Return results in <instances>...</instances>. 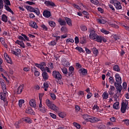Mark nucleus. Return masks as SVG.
I'll list each match as a JSON object with an SVG mask.
<instances>
[{
	"instance_id": "f257e3e1",
	"label": "nucleus",
	"mask_w": 129,
	"mask_h": 129,
	"mask_svg": "<svg viewBox=\"0 0 129 129\" xmlns=\"http://www.w3.org/2000/svg\"><path fill=\"white\" fill-rule=\"evenodd\" d=\"M116 82L114 83V86L116 88L117 92L120 93L122 90V86H121V78L119 76V74H116L115 75Z\"/></svg>"
},
{
	"instance_id": "f03ea898",
	"label": "nucleus",
	"mask_w": 129,
	"mask_h": 129,
	"mask_svg": "<svg viewBox=\"0 0 129 129\" xmlns=\"http://www.w3.org/2000/svg\"><path fill=\"white\" fill-rule=\"evenodd\" d=\"M45 102L47 106L49 109H51V110H53V111H55V112H58V111H59V107L53 104L50 99H47Z\"/></svg>"
},
{
	"instance_id": "7ed1b4c3",
	"label": "nucleus",
	"mask_w": 129,
	"mask_h": 129,
	"mask_svg": "<svg viewBox=\"0 0 129 129\" xmlns=\"http://www.w3.org/2000/svg\"><path fill=\"white\" fill-rule=\"evenodd\" d=\"M89 32L90 33L89 38L91 40H93L94 41V39L96 38L97 34L96 33V31H95V29H90L89 30Z\"/></svg>"
},
{
	"instance_id": "20e7f679",
	"label": "nucleus",
	"mask_w": 129,
	"mask_h": 129,
	"mask_svg": "<svg viewBox=\"0 0 129 129\" xmlns=\"http://www.w3.org/2000/svg\"><path fill=\"white\" fill-rule=\"evenodd\" d=\"M52 77L57 80H61L62 79V75L57 71H53L52 72Z\"/></svg>"
},
{
	"instance_id": "39448f33",
	"label": "nucleus",
	"mask_w": 129,
	"mask_h": 129,
	"mask_svg": "<svg viewBox=\"0 0 129 129\" xmlns=\"http://www.w3.org/2000/svg\"><path fill=\"white\" fill-rule=\"evenodd\" d=\"M94 41H96V42H97L98 43H102V41L104 43H106L107 40L105 37L97 35V36H96V38L94 39Z\"/></svg>"
},
{
	"instance_id": "423d86ee",
	"label": "nucleus",
	"mask_w": 129,
	"mask_h": 129,
	"mask_svg": "<svg viewBox=\"0 0 129 129\" xmlns=\"http://www.w3.org/2000/svg\"><path fill=\"white\" fill-rule=\"evenodd\" d=\"M114 101H115V103L113 104V108L114 109H119V98L118 97H117L116 98H114Z\"/></svg>"
},
{
	"instance_id": "0eeeda50",
	"label": "nucleus",
	"mask_w": 129,
	"mask_h": 129,
	"mask_svg": "<svg viewBox=\"0 0 129 129\" xmlns=\"http://www.w3.org/2000/svg\"><path fill=\"white\" fill-rule=\"evenodd\" d=\"M111 121L108 122L106 124L107 129H113V117L110 118Z\"/></svg>"
},
{
	"instance_id": "6e6552de",
	"label": "nucleus",
	"mask_w": 129,
	"mask_h": 129,
	"mask_svg": "<svg viewBox=\"0 0 129 129\" xmlns=\"http://www.w3.org/2000/svg\"><path fill=\"white\" fill-rule=\"evenodd\" d=\"M44 5H46L47 7H51V8H56L57 7V5L54 2L50 1H46L44 2Z\"/></svg>"
},
{
	"instance_id": "1a4fd4ad",
	"label": "nucleus",
	"mask_w": 129,
	"mask_h": 129,
	"mask_svg": "<svg viewBox=\"0 0 129 129\" xmlns=\"http://www.w3.org/2000/svg\"><path fill=\"white\" fill-rule=\"evenodd\" d=\"M113 4L116 10H121V9H122L121 5L119 2L116 0H114Z\"/></svg>"
},
{
	"instance_id": "9d476101",
	"label": "nucleus",
	"mask_w": 129,
	"mask_h": 129,
	"mask_svg": "<svg viewBox=\"0 0 129 129\" xmlns=\"http://www.w3.org/2000/svg\"><path fill=\"white\" fill-rule=\"evenodd\" d=\"M120 110L122 113H125L126 111V102H122Z\"/></svg>"
},
{
	"instance_id": "9b49d317",
	"label": "nucleus",
	"mask_w": 129,
	"mask_h": 129,
	"mask_svg": "<svg viewBox=\"0 0 129 129\" xmlns=\"http://www.w3.org/2000/svg\"><path fill=\"white\" fill-rule=\"evenodd\" d=\"M7 96H8V92L7 91L0 93V99L2 100L7 99Z\"/></svg>"
},
{
	"instance_id": "f8f14e48",
	"label": "nucleus",
	"mask_w": 129,
	"mask_h": 129,
	"mask_svg": "<svg viewBox=\"0 0 129 129\" xmlns=\"http://www.w3.org/2000/svg\"><path fill=\"white\" fill-rule=\"evenodd\" d=\"M42 77L44 81H46V80L49 79V75L45 70L42 72Z\"/></svg>"
},
{
	"instance_id": "ddd939ff",
	"label": "nucleus",
	"mask_w": 129,
	"mask_h": 129,
	"mask_svg": "<svg viewBox=\"0 0 129 129\" xmlns=\"http://www.w3.org/2000/svg\"><path fill=\"white\" fill-rule=\"evenodd\" d=\"M43 16L44 18L48 19L51 17V12L48 10H44L43 13Z\"/></svg>"
},
{
	"instance_id": "4468645a",
	"label": "nucleus",
	"mask_w": 129,
	"mask_h": 129,
	"mask_svg": "<svg viewBox=\"0 0 129 129\" xmlns=\"http://www.w3.org/2000/svg\"><path fill=\"white\" fill-rule=\"evenodd\" d=\"M23 90H24V85H21L16 90L17 94H21L23 92Z\"/></svg>"
},
{
	"instance_id": "2eb2a0df",
	"label": "nucleus",
	"mask_w": 129,
	"mask_h": 129,
	"mask_svg": "<svg viewBox=\"0 0 129 129\" xmlns=\"http://www.w3.org/2000/svg\"><path fill=\"white\" fill-rule=\"evenodd\" d=\"M29 105L33 108H36L37 105L36 104V100L35 99H32L29 101Z\"/></svg>"
},
{
	"instance_id": "dca6fc26",
	"label": "nucleus",
	"mask_w": 129,
	"mask_h": 129,
	"mask_svg": "<svg viewBox=\"0 0 129 129\" xmlns=\"http://www.w3.org/2000/svg\"><path fill=\"white\" fill-rule=\"evenodd\" d=\"M4 57L7 63H9V64H11V63H12V58H11V57H9V55H8V53H5Z\"/></svg>"
},
{
	"instance_id": "f3484780",
	"label": "nucleus",
	"mask_w": 129,
	"mask_h": 129,
	"mask_svg": "<svg viewBox=\"0 0 129 129\" xmlns=\"http://www.w3.org/2000/svg\"><path fill=\"white\" fill-rule=\"evenodd\" d=\"M64 20L66 21V23H67L68 26L72 27V20H71V19L68 17H64Z\"/></svg>"
},
{
	"instance_id": "a211bd4d",
	"label": "nucleus",
	"mask_w": 129,
	"mask_h": 129,
	"mask_svg": "<svg viewBox=\"0 0 129 129\" xmlns=\"http://www.w3.org/2000/svg\"><path fill=\"white\" fill-rule=\"evenodd\" d=\"M29 26L31 27V28H33V29H38V25H37V23L35 22H30L29 23Z\"/></svg>"
},
{
	"instance_id": "6ab92c4d",
	"label": "nucleus",
	"mask_w": 129,
	"mask_h": 129,
	"mask_svg": "<svg viewBox=\"0 0 129 129\" xmlns=\"http://www.w3.org/2000/svg\"><path fill=\"white\" fill-rule=\"evenodd\" d=\"M79 72H81L82 74L84 76H85L87 74L88 71H87V69H85L83 68H81L79 70Z\"/></svg>"
},
{
	"instance_id": "aec40b11",
	"label": "nucleus",
	"mask_w": 129,
	"mask_h": 129,
	"mask_svg": "<svg viewBox=\"0 0 129 129\" xmlns=\"http://www.w3.org/2000/svg\"><path fill=\"white\" fill-rule=\"evenodd\" d=\"M12 53L13 55H15V56H19L20 54H21V49H17L15 50H12Z\"/></svg>"
},
{
	"instance_id": "412c9836",
	"label": "nucleus",
	"mask_w": 129,
	"mask_h": 129,
	"mask_svg": "<svg viewBox=\"0 0 129 129\" xmlns=\"http://www.w3.org/2000/svg\"><path fill=\"white\" fill-rule=\"evenodd\" d=\"M16 44H18V45H20V46L22 47V48H25V43H24V41H20L19 40H17L15 42Z\"/></svg>"
},
{
	"instance_id": "4be33fe9",
	"label": "nucleus",
	"mask_w": 129,
	"mask_h": 129,
	"mask_svg": "<svg viewBox=\"0 0 129 129\" xmlns=\"http://www.w3.org/2000/svg\"><path fill=\"white\" fill-rule=\"evenodd\" d=\"M58 22L60 26H66L67 25L66 21H65L64 20H63L61 18H59L58 20Z\"/></svg>"
},
{
	"instance_id": "5701e85b",
	"label": "nucleus",
	"mask_w": 129,
	"mask_h": 129,
	"mask_svg": "<svg viewBox=\"0 0 129 129\" xmlns=\"http://www.w3.org/2000/svg\"><path fill=\"white\" fill-rule=\"evenodd\" d=\"M3 9H4V1L0 0V16L3 14Z\"/></svg>"
},
{
	"instance_id": "b1692460",
	"label": "nucleus",
	"mask_w": 129,
	"mask_h": 129,
	"mask_svg": "<svg viewBox=\"0 0 129 129\" xmlns=\"http://www.w3.org/2000/svg\"><path fill=\"white\" fill-rule=\"evenodd\" d=\"M108 93L111 96L113 95V86H110L109 90L108 91Z\"/></svg>"
},
{
	"instance_id": "393cba45",
	"label": "nucleus",
	"mask_w": 129,
	"mask_h": 129,
	"mask_svg": "<svg viewBox=\"0 0 129 129\" xmlns=\"http://www.w3.org/2000/svg\"><path fill=\"white\" fill-rule=\"evenodd\" d=\"M35 66H36V67H37V68L40 69V70H41L42 72L44 71L45 70V68L41 66L40 63H35Z\"/></svg>"
},
{
	"instance_id": "a878e982",
	"label": "nucleus",
	"mask_w": 129,
	"mask_h": 129,
	"mask_svg": "<svg viewBox=\"0 0 129 129\" xmlns=\"http://www.w3.org/2000/svg\"><path fill=\"white\" fill-rule=\"evenodd\" d=\"M2 20L3 22H4V23H7V22H8V16L5 14H3L2 17Z\"/></svg>"
},
{
	"instance_id": "bb28decb",
	"label": "nucleus",
	"mask_w": 129,
	"mask_h": 129,
	"mask_svg": "<svg viewBox=\"0 0 129 129\" xmlns=\"http://www.w3.org/2000/svg\"><path fill=\"white\" fill-rule=\"evenodd\" d=\"M43 86L44 87V91H47L48 90V88L49 87V82L44 83Z\"/></svg>"
},
{
	"instance_id": "cd10ccee",
	"label": "nucleus",
	"mask_w": 129,
	"mask_h": 129,
	"mask_svg": "<svg viewBox=\"0 0 129 129\" xmlns=\"http://www.w3.org/2000/svg\"><path fill=\"white\" fill-rule=\"evenodd\" d=\"M26 112L29 114H32V113H34V110H33V109H31V108H28L26 109Z\"/></svg>"
},
{
	"instance_id": "c85d7f7f",
	"label": "nucleus",
	"mask_w": 129,
	"mask_h": 129,
	"mask_svg": "<svg viewBox=\"0 0 129 129\" xmlns=\"http://www.w3.org/2000/svg\"><path fill=\"white\" fill-rule=\"evenodd\" d=\"M25 8L26 9V10H27V11H29V12H31V13H33L34 9V8L30 6H26L25 7Z\"/></svg>"
},
{
	"instance_id": "c756f323",
	"label": "nucleus",
	"mask_w": 129,
	"mask_h": 129,
	"mask_svg": "<svg viewBox=\"0 0 129 129\" xmlns=\"http://www.w3.org/2000/svg\"><path fill=\"white\" fill-rule=\"evenodd\" d=\"M39 110L41 111V112H42V113H46L47 112V109L44 106H43V107H41V108H39Z\"/></svg>"
},
{
	"instance_id": "7c9ffc66",
	"label": "nucleus",
	"mask_w": 129,
	"mask_h": 129,
	"mask_svg": "<svg viewBox=\"0 0 129 129\" xmlns=\"http://www.w3.org/2000/svg\"><path fill=\"white\" fill-rule=\"evenodd\" d=\"M48 24L52 28H55V27H56V23L54 21H50Z\"/></svg>"
},
{
	"instance_id": "2f4dec72",
	"label": "nucleus",
	"mask_w": 129,
	"mask_h": 129,
	"mask_svg": "<svg viewBox=\"0 0 129 129\" xmlns=\"http://www.w3.org/2000/svg\"><path fill=\"white\" fill-rule=\"evenodd\" d=\"M32 13H35L37 16H40V10L38 8H34Z\"/></svg>"
},
{
	"instance_id": "473e14b6",
	"label": "nucleus",
	"mask_w": 129,
	"mask_h": 129,
	"mask_svg": "<svg viewBox=\"0 0 129 129\" xmlns=\"http://www.w3.org/2000/svg\"><path fill=\"white\" fill-rule=\"evenodd\" d=\"M113 70L114 71H116V72H119V71H120V69L119 68V66H118V65L114 66Z\"/></svg>"
},
{
	"instance_id": "72a5a7b5",
	"label": "nucleus",
	"mask_w": 129,
	"mask_h": 129,
	"mask_svg": "<svg viewBox=\"0 0 129 129\" xmlns=\"http://www.w3.org/2000/svg\"><path fill=\"white\" fill-rule=\"evenodd\" d=\"M21 36H23V38L24 39V42H26V41H27L28 42H30V38L26 35V34H21Z\"/></svg>"
},
{
	"instance_id": "f704fd0d",
	"label": "nucleus",
	"mask_w": 129,
	"mask_h": 129,
	"mask_svg": "<svg viewBox=\"0 0 129 129\" xmlns=\"http://www.w3.org/2000/svg\"><path fill=\"white\" fill-rule=\"evenodd\" d=\"M58 116L61 117V118H64L66 116V113L64 112H60L58 113Z\"/></svg>"
},
{
	"instance_id": "c9c22d12",
	"label": "nucleus",
	"mask_w": 129,
	"mask_h": 129,
	"mask_svg": "<svg viewBox=\"0 0 129 129\" xmlns=\"http://www.w3.org/2000/svg\"><path fill=\"white\" fill-rule=\"evenodd\" d=\"M100 31L101 33H103V34H104L105 35H108V34H109V31L105 30L104 28L101 29Z\"/></svg>"
},
{
	"instance_id": "e433bc0d",
	"label": "nucleus",
	"mask_w": 129,
	"mask_h": 129,
	"mask_svg": "<svg viewBox=\"0 0 129 129\" xmlns=\"http://www.w3.org/2000/svg\"><path fill=\"white\" fill-rule=\"evenodd\" d=\"M61 70L64 75H67V74H68V70L66 68H62L61 69Z\"/></svg>"
},
{
	"instance_id": "4c0bfd02",
	"label": "nucleus",
	"mask_w": 129,
	"mask_h": 129,
	"mask_svg": "<svg viewBox=\"0 0 129 129\" xmlns=\"http://www.w3.org/2000/svg\"><path fill=\"white\" fill-rule=\"evenodd\" d=\"M89 117H90V115L87 114H85L83 115V118H84V119H85L86 121H88Z\"/></svg>"
},
{
	"instance_id": "58836bf2",
	"label": "nucleus",
	"mask_w": 129,
	"mask_h": 129,
	"mask_svg": "<svg viewBox=\"0 0 129 129\" xmlns=\"http://www.w3.org/2000/svg\"><path fill=\"white\" fill-rule=\"evenodd\" d=\"M92 4L95 5V6H97L99 4V1L98 0H90Z\"/></svg>"
},
{
	"instance_id": "ea45409f",
	"label": "nucleus",
	"mask_w": 129,
	"mask_h": 129,
	"mask_svg": "<svg viewBox=\"0 0 129 129\" xmlns=\"http://www.w3.org/2000/svg\"><path fill=\"white\" fill-rule=\"evenodd\" d=\"M60 32H61V33H67V27L64 26L61 27L60 29Z\"/></svg>"
},
{
	"instance_id": "a19ab883",
	"label": "nucleus",
	"mask_w": 129,
	"mask_h": 129,
	"mask_svg": "<svg viewBox=\"0 0 129 129\" xmlns=\"http://www.w3.org/2000/svg\"><path fill=\"white\" fill-rule=\"evenodd\" d=\"M76 50H78V51H79V52H80V53H81L82 52V53H85V51H84L83 50V48H82V47H77L75 48Z\"/></svg>"
},
{
	"instance_id": "79ce46f5",
	"label": "nucleus",
	"mask_w": 129,
	"mask_h": 129,
	"mask_svg": "<svg viewBox=\"0 0 129 129\" xmlns=\"http://www.w3.org/2000/svg\"><path fill=\"white\" fill-rule=\"evenodd\" d=\"M102 97L104 99L108 98V94L107 92H104L102 94Z\"/></svg>"
},
{
	"instance_id": "37998d69",
	"label": "nucleus",
	"mask_w": 129,
	"mask_h": 129,
	"mask_svg": "<svg viewBox=\"0 0 129 129\" xmlns=\"http://www.w3.org/2000/svg\"><path fill=\"white\" fill-rule=\"evenodd\" d=\"M24 121H26V122H28V123H32V120L29 117H26L24 119Z\"/></svg>"
},
{
	"instance_id": "c03bdc74",
	"label": "nucleus",
	"mask_w": 129,
	"mask_h": 129,
	"mask_svg": "<svg viewBox=\"0 0 129 129\" xmlns=\"http://www.w3.org/2000/svg\"><path fill=\"white\" fill-rule=\"evenodd\" d=\"M20 123H21V121H18L14 123V125L16 128H20Z\"/></svg>"
},
{
	"instance_id": "a18cd8bd",
	"label": "nucleus",
	"mask_w": 129,
	"mask_h": 129,
	"mask_svg": "<svg viewBox=\"0 0 129 129\" xmlns=\"http://www.w3.org/2000/svg\"><path fill=\"white\" fill-rule=\"evenodd\" d=\"M93 52L95 56L98 55V49H97L96 48L93 49Z\"/></svg>"
},
{
	"instance_id": "49530a36",
	"label": "nucleus",
	"mask_w": 129,
	"mask_h": 129,
	"mask_svg": "<svg viewBox=\"0 0 129 129\" xmlns=\"http://www.w3.org/2000/svg\"><path fill=\"white\" fill-rule=\"evenodd\" d=\"M81 29L82 30V31L85 32V31H87V27H86V26L82 25L81 26Z\"/></svg>"
},
{
	"instance_id": "de8ad7c7",
	"label": "nucleus",
	"mask_w": 129,
	"mask_h": 129,
	"mask_svg": "<svg viewBox=\"0 0 129 129\" xmlns=\"http://www.w3.org/2000/svg\"><path fill=\"white\" fill-rule=\"evenodd\" d=\"M25 103V100H20L19 101V105L20 107H22L23 106V104Z\"/></svg>"
},
{
	"instance_id": "09e8293b",
	"label": "nucleus",
	"mask_w": 129,
	"mask_h": 129,
	"mask_svg": "<svg viewBox=\"0 0 129 129\" xmlns=\"http://www.w3.org/2000/svg\"><path fill=\"white\" fill-rule=\"evenodd\" d=\"M92 117L93 123L97 122L98 121H100V119L94 116H92Z\"/></svg>"
},
{
	"instance_id": "8fccbe9b",
	"label": "nucleus",
	"mask_w": 129,
	"mask_h": 129,
	"mask_svg": "<svg viewBox=\"0 0 129 129\" xmlns=\"http://www.w3.org/2000/svg\"><path fill=\"white\" fill-rule=\"evenodd\" d=\"M41 28L44 30V31H48V27L46 26V25L44 24H41L40 25Z\"/></svg>"
},
{
	"instance_id": "3c124183",
	"label": "nucleus",
	"mask_w": 129,
	"mask_h": 129,
	"mask_svg": "<svg viewBox=\"0 0 129 129\" xmlns=\"http://www.w3.org/2000/svg\"><path fill=\"white\" fill-rule=\"evenodd\" d=\"M72 6L73 7V8H75V9H77V10H81V8L79 7V6L76 5V4H72Z\"/></svg>"
},
{
	"instance_id": "603ef678",
	"label": "nucleus",
	"mask_w": 129,
	"mask_h": 129,
	"mask_svg": "<svg viewBox=\"0 0 129 129\" xmlns=\"http://www.w3.org/2000/svg\"><path fill=\"white\" fill-rule=\"evenodd\" d=\"M70 43H74V40L72 38H68L67 39L66 43L67 44H69Z\"/></svg>"
},
{
	"instance_id": "864d4df0",
	"label": "nucleus",
	"mask_w": 129,
	"mask_h": 129,
	"mask_svg": "<svg viewBox=\"0 0 129 129\" xmlns=\"http://www.w3.org/2000/svg\"><path fill=\"white\" fill-rule=\"evenodd\" d=\"M50 94L52 100H55L56 99V95L54 93H50Z\"/></svg>"
},
{
	"instance_id": "5fc2aeb1",
	"label": "nucleus",
	"mask_w": 129,
	"mask_h": 129,
	"mask_svg": "<svg viewBox=\"0 0 129 129\" xmlns=\"http://www.w3.org/2000/svg\"><path fill=\"white\" fill-rule=\"evenodd\" d=\"M113 38H114L115 41H117V42H119L120 38H119V36L118 35H114L113 36Z\"/></svg>"
},
{
	"instance_id": "6e6d98bb",
	"label": "nucleus",
	"mask_w": 129,
	"mask_h": 129,
	"mask_svg": "<svg viewBox=\"0 0 129 129\" xmlns=\"http://www.w3.org/2000/svg\"><path fill=\"white\" fill-rule=\"evenodd\" d=\"M59 34H60L59 31H56L54 33L52 34V36L54 37V38L58 37V35H59Z\"/></svg>"
},
{
	"instance_id": "4d7b16f0",
	"label": "nucleus",
	"mask_w": 129,
	"mask_h": 129,
	"mask_svg": "<svg viewBox=\"0 0 129 129\" xmlns=\"http://www.w3.org/2000/svg\"><path fill=\"white\" fill-rule=\"evenodd\" d=\"M57 44V42L55 40L51 41L49 43V46H55Z\"/></svg>"
},
{
	"instance_id": "13d9d810",
	"label": "nucleus",
	"mask_w": 129,
	"mask_h": 129,
	"mask_svg": "<svg viewBox=\"0 0 129 129\" xmlns=\"http://www.w3.org/2000/svg\"><path fill=\"white\" fill-rule=\"evenodd\" d=\"M4 3L6 5V6H11V1L10 0H5Z\"/></svg>"
},
{
	"instance_id": "bf43d9fd",
	"label": "nucleus",
	"mask_w": 129,
	"mask_h": 129,
	"mask_svg": "<svg viewBox=\"0 0 129 129\" xmlns=\"http://www.w3.org/2000/svg\"><path fill=\"white\" fill-rule=\"evenodd\" d=\"M75 44L79 43V38L78 36H76L75 38Z\"/></svg>"
},
{
	"instance_id": "052dcab7",
	"label": "nucleus",
	"mask_w": 129,
	"mask_h": 129,
	"mask_svg": "<svg viewBox=\"0 0 129 129\" xmlns=\"http://www.w3.org/2000/svg\"><path fill=\"white\" fill-rule=\"evenodd\" d=\"M49 115H50L51 117L53 119H55L57 116L56 115L53 113H49Z\"/></svg>"
},
{
	"instance_id": "680f3d73",
	"label": "nucleus",
	"mask_w": 129,
	"mask_h": 129,
	"mask_svg": "<svg viewBox=\"0 0 129 129\" xmlns=\"http://www.w3.org/2000/svg\"><path fill=\"white\" fill-rule=\"evenodd\" d=\"M5 9L6 10V11H7V12H10L12 9H11V8H10V7H9V6H7V5H5Z\"/></svg>"
},
{
	"instance_id": "e2e57ef3",
	"label": "nucleus",
	"mask_w": 129,
	"mask_h": 129,
	"mask_svg": "<svg viewBox=\"0 0 129 129\" xmlns=\"http://www.w3.org/2000/svg\"><path fill=\"white\" fill-rule=\"evenodd\" d=\"M92 95L93 94H92V93H88V94L87 95V99L91 98V97H92Z\"/></svg>"
},
{
	"instance_id": "0e129e2a",
	"label": "nucleus",
	"mask_w": 129,
	"mask_h": 129,
	"mask_svg": "<svg viewBox=\"0 0 129 129\" xmlns=\"http://www.w3.org/2000/svg\"><path fill=\"white\" fill-rule=\"evenodd\" d=\"M124 54H125V51L121 49V52H120V56H121V57H122L123 55H124Z\"/></svg>"
},
{
	"instance_id": "69168bd1",
	"label": "nucleus",
	"mask_w": 129,
	"mask_h": 129,
	"mask_svg": "<svg viewBox=\"0 0 129 129\" xmlns=\"http://www.w3.org/2000/svg\"><path fill=\"white\" fill-rule=\"evenodd\" d=\"M109 83H110V84H112V83H113V78H112V77H110L109 78Z\"/></svg>"
},
{
	"instance_id": "338daca9",
	"label": "nucleus",
	"mask_w": 129,
	"mask_h": 129,
	"mask_svg": "<svg viewBox=\"0 0 129 129\" xmlns=\"http://www.w3.org/2000/svg\"><path fill=\"white\" fill-rule=\"evenodd\" d=\"M122 27H123V28L125 29L126 31H128V32H129V26H125L124 25H122Z\"/></svg>"
},
{
	"instance_id": "774afa93",
	"label": "nucleus",
	"mask_w": 129,
	"mask_h": 129,
	"mask_svg": "<svg viewBox=\"0 0 129 129\" xmlns=\"http://www.w3.org/2000/svg\"><path fill=\"white\" fill-rule=\"evenodd\" d=\"M106 126L105 125H100L99 127V129H105Z\"/></svg>"
}]
</instances>
